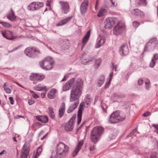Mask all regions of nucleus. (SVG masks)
I'll return each mask as SVG.
<instances>
[{
  "mask_svg": "<svg viewBox=\"0 0 158 158\" xmlns=\"http://www.w3.org/2000/svg\"><path fill=\"white\" fill-rule=\"evenodd\" d=\"M83 81L80 79H78L73 85L70 93V102H73L67 110L69 113L76 109L79 103V98L81 95L83 88Z\"/></svg>",
  "mask_w": 158,
  "mask_h": 158,
  "instance_id": "1",
  "label": "nucleus"
},
{
  "mask_svg": "<svg viewBox=\"0 0 158 158\" xmlns=\"http://www.w3.org/2000/svg\"><path fill=\"white\" fill-rule=\"evenodd\" d=\"M104 129L101 127L97 126L94 127L91 131L90 133V138L91 141L94 144L98 141L99 136L103 132Z\"/></svg>",
  "mask_w": 158,
  "mask_h": 158,
  "instance_id": "2",
  "label": "nucleus"
},
{
  "mask_svg": "<svg viewBox=\"0 0 158 158\" xmlns=\"http://www.w3.org/2000/svg\"><path fill=\"white\" fill-rule=\"evenodd\" d=\"M85 102H81L80 104L78 109L77 114V124L79 125L81 120V117L82 114V111L84 109V106L87 107L88 105L90 104L91 102V99L89 96H87L85 99Z\"/></svg>",
  "mask_w": 158,
  "mask_h": 158,
  "instance_id": "3",
  "label": "nucleus"
},
{
  "mask_svg": "<svg viewBox=\"0 0 158 158\" xmlns=\"http://www.w3.org/2000/svg\"><path fill=\"white\" fill-rule=\"evenodd\" d=\"M69 150L68 146L62 142L59 143L57 145L56 150L57 157L62 158L65 157Z\"/></svg>",
  "mask_w": 158,
  "mask_h": 158,
  "instance_id": "4",
  "label": "nucleus"
},
{
  "mask_svg": "<svg viewBox=\"0 0 158 158\" xmlns=\"http://www.w3.org/2000/svg\"><path fill=\"white\" fill-rule=\"evenodd\" d=\"M125 118V114H120L118 111L113 112L110 115L109 119V121L111 123H115L119 121L124 120Z\"/></svg>",
  "mask_w": 158,
  "mask_h": 158,
  "instance_id": "5",
  "label": "nucleus"
},
{
  "mask_svg": "<svg viewBox=\"0 0 158 158\" xmlns=\"http://www.w3.org/2000/svg\"><path fill=\"white\" fill-rule=\"evenodd\" d=\"M52 59L50 57L45 58L42 61L39 63L40 67L47 70L51 69L52 67V64L54 62Z\"/></svg>",
  "mask_w": 158,
  "mask_h": 158,
  "instance_id": "6",
  "label": "nucleus"
},
{
  "mask_svg": "<svg viewBox=\"0 0 158 158\" xmlns=\"http://www.w3.org/2000/svg\"><path fill=\"white\" fill-rule=\"evenodd\" d=\"M116 21V19L113 17L106 18L104 21V27L106 29H110L114 26Z\"/></svg>",
  "mask_w": 158,
  "mask_h": 158,
  "instance_id": "7",
  "label": "nucleus"
},
{
  "mask_svg": "<svg viewBox=\"0 0 158 158\" xmlns=\"http://www.w3.org/2000/svg\"><path fill=\"white\" fill-rule=\"evenodd\" d=\"M76 115L74 114L70 120L66 123L64 126L65 130L67 131H71L73 128Z\"/></svg>",
  "mask_w": 158,
  "mask_h": 158,
  "instance_id": "8",
  "label": "nucleus"
},
{
  "mask_svg": "<svg viewBox=\"0 0 158 158\" xmlns=\"http://www.w3.org/2000/svg\"><path fill=\"white\" fill-rule=\"evenodd\" d=\"M125 29L124 24L120 22H118L113 29V33L116 35H120Z\"/></svg>",
  "mask_w": 158,
  "mask_h": 158,
  "instance_id": "9",
  "label": "nucleus"
},
{
  "mask_svg": "<svg viewBox=\"0 0 158 158\" xmlns=\"http://www.w3.org/2000/svg\"><path fill=\"white\" fill-rule=\"evenodd\" d=\"M44 78V75L38 73H33L30 77V79L33 81L34 84H37V82L42 81Z\"/></svg>",
  "mask_w": 158,
  "mask_h": 158,
  "instance_id": "10",
  "label": "nucleus"
},
{
  "mask_svg": "<svg viewBox=\"0 0 158 158\" xmlns=\"http://www.w3.org/2000/svg\"><path fill=\"white\" fill-rule=\"evenodd\" d=\"M157 44L158 41L156 39L153 38L151 39L147 43L145 47L144 51H145L149 48H150L151 49L154 48Z\"/></svg>",
  "mask_w": 158,
  "mask_h": 158,
  "instance_id": "11",
  "label": "nucleus"
},
{
  "mask_svg": "<svg viewBox=\"0 0 158 158\" xmlns=\"http://www.w3.org/2000/svg\"><path fill=\"white\" fill-rule=\"evenodd\" d=\"M59 3L61 7L62 12L64 14H67L69 10L68 2H66L60 1Z\"/></svg>",
  "mask_w": 158,
  "mask_h": 158,
  "instance_id": "12",
  "label": "nucleus"
},
{
  "mask_svg": "<svg viewBox=\"0 0 158 158\" xmlns=\"http://www.w3.org/2000/svg\"><path fill=\"white\" fill-rule=\"evenodd\" d=\"M30 148L25 144L22 148L20 158H27L29 155Z\"/></svg>",
  "mask_w": 158,
  "mask_h": 158,
  "instance_id": "13",
  "label": "nucleus"
},
{
  "mask_svg": "<svg viewBox=\"0 0 158 158\" xmlns=\"http://www.w3.org/2000/svg\"><path fill=\"white\" fill-rule=\"evenodd\" d=\"M120 54L122 56L127 55L129 52L128 47L127 43L123 44L119 49Z\"/></svg>",
  "mask_w": 158,
  "mask_h": 158,
  "instance_id": "14",
  "label": "nucleus"
},
{
  "mask_svg": "<svg viewBox=\"0 0 158 158\" xmlns=\"http://www.w3.org/2000/svg\"><path fill=\"white\" fill-rule=\"evenodd\" d=\"M2 34L4 38L10 40H13L18 38L17 36L13 35L12 32L9 31H2Z\"/></svg>",
  "mask_w": 158,
  "mask_h": 158,
  "instance_id": "15",
  "label": "nucleus"
},
{
  "mask_svg": "<svg viewBox=\"0 0 158 158\" xmlns=\"http://www.w3.org/2000/svg\"><path fill=\"white\" fill-rule=\"evenodd\" d=\"M36 52H39V51L30 47L27 48L24 51L25 54L29 57H31L34 54V53Z\"/></svg>",
  "mask_w": 158,
  "mask_h": 158,
  "instance_id": "16",
  "label": "nucleus"
},
{
  "mask_svg": "<svg viewBox=\"0 0 158 158\" xmlns=\"http://www.w3.org/2000/svg\"><path fill=\"white\" fill-rule=\"evenodd\" d=\"M88 5V0H85L82 3L80 9L81 13L82 15L84 14L86 12Z\"/></svg>",
  "mask_w": 158,
  "mask_h": 158,
  "instance_id": "17",
  "label": "nucleus"
},
{
  "mask_svg": "<svg viewBox=\"0 0 158 158\" xmlns=\"http://www.w3.org/2000/svg\"><path fill=\"white\" fill-rule=\"evenodd\" d=\"M75 81L74 78H72L69 81L63 86V90L66 91L69 90L72 86Z\"/></svg>",
  "mask_w": 158,
  "mask_h": 158,
  "instance_id": "18",
  "label": "nucleus"
},
{
  "mask_svg": "<svg viewBox=\"0 0 158 158\" xmlns=\"http://www.w3.org/2000/svg\"><path fill=\"white\" fill-rule=\"evenodd\" d=\"M83 143V141L82 140H80L78 144L76 147V148L73 151L72 153V155L73 156H75L77 155L79 151L81 149V147L82 146Z\"/></svg>",
  "mask_w": 158,
  "mask_h": 158,
  "instance_id": "19",
  "label": "nucleus"
},
{
  "mask_svg": "<svg viewBox=\"0 0 158 158\" xmlns=\"http://www.w3.org/2000/svg\"><path fill=\"white\" fill-rule=\"evenodd\" d=\"M65 109V103L64 102L61 103L59 109L58 115L60 118H62L64 115Z\"/></svg>",
  "mask_w": 158,
  "mask_h": 158,
  "instance_id": "20",
  "label": "nucleus"
},
{
  "mask_svg": "<svg viewBox=\"0 0 158 158\" xmlns=\"http://www.w3.org/2000/svg\"><path fill=\"white\" fill-rule=\"evenodd\" d=\"M132 14L135 16H139L143 18L144 15V13L138 9H135L132 11Z\"/></svg>",
  "mask_w": 158,
  "mask_h": 158,
  "instance_id": "21",
  "label": "nucleus"
},
{
  "mask_svg": "<svg viewBox=\"0 0 158 158\" xmlns=\"http://www.w3.org/2000/svg\"><path fill=\"white\" fill-rule=\"evenodd\" d=\"M57 90L55 89H52L49 91L48 93V97L50 99H53L55 97V94Z\"/></svg>",
  "mask_w": 158,
  "mask_h": 158,
  "instance_id": "22",
  "label": "nucleus"
},
{
  "mask_svg": "<svg viewBox=\"0 0 158 158\" xmlns=\"http://www.w3.org/2000/svg\"><path fill=\"white\" fill-rule=\"evenodd\" d=\"M90 35V31H89L86 33L85 35L83 38L82 40V45L81 46V48L82 49L86 43L87 42L89 39Z\"/></svg>",
  "mask_w": 158,
  "mask_h": 158,
  "instance_id": "23",
  "label": "nucleus"
},
{
  "mask_svg": "<svg viewBox=\"0 0 158 158\" xmlns=\"http://www.w3.org/2000/svg\"><path fill=\"white\" fill-rule=\"evenodd\" d=\"M105 42V40L101 36H99L97 40V43L96 48H99L103 45Z\"/></svg>",
  "mask_w": 158,
  "mask_h": 158,
  "instance_id": "24",
  "label": "nucleus"
},
{
  "mask_svg": "<svg viewBox=\"0 0 158 158\" xmlns=\"http://www.w3.org/2000/svg\"><path fill=\"white\" fill-rule=\"evenodd\" d=\"M72 18V16L68 17L59 22L57 24V26H61L65 24L69 21Z\"/></svg>",
  "mask_w": 158,
  "mask_h": 158,
  "instance_id": "25",
  "label": "nucleus"
},
{
  "mask_svg": "<svg viewBox=\"0 0 158 158\" xmlns=\"http://www.w3.org/2000/svg\"><path fill=\"white\" fill-rule=\"evenodd\" d=\"M10 10L11 12L7 14V17L9 19L13 21L15 19L16 17L12 8L10 9Z\"/></svg>",
  "mask_w": 158,
  "mask_h": 158,
  "instance_id": "26",
  "label": "nucleus"
},
{
  "mask_svg": "<svg viewBox=\"0 0 158 158\" xmlns=\"http://www.w3.org/2000/svg\"><path fill=\"white\" fill-rule=\"evenodd\" d=\"M36 118L38 120L42 123H46L48 121V118L47 116H45L44 117L41 116H37Z\"/></svg>",
  "mask_w": 158,
  "mask_h": 158,
  "instance_id": "27",
  "label": "nucleus"
},
{
  "mask_svg": "<svg viewBox=\"0 0 158 158\" xmlns=\"http://www.w3.org/2000/svg\"><path fill=\"white\" fill-rule=\"evenodd\" d=\"M27 8L29 10L34 11L37 10L35 4V2H33L30 3L28 6Z\"/></svg>",
  "mask_w": 158,
  "mask_h": 158,
  "instance_id": "28",
  "label": "nucleus"
},
{
  "mask_svg": "<svg viewBox=\"0 0 158 158\" xmlns=\"http://www.w3.org/2000/svg\"><path fill=\"white\" fill-rule=\"evenodd\" d=\"M107 13L106 10L104 9H101L99 11V12L97 14V16L98 17H101L104 16Z\"/></svg>",
  "mask_w": 158,
  "mask_h": 158,
  "instance_id": "29",
  "label": "nucleus"
},
{
  "mask_svg": "<svg viewBox=\"0 0 158 158\" xmlns=\"http://www.w3.org/2000/svg\"><path fill=\"white\" fill-rule=\"evenodd\" d=\"M48 113L49 116L52 118L54 119L55 115V113L52 108L49 107L48 108Z\"/></svg>",
  "mask_w": 158,
  "mask_h": 158,
  "instance_id": "30",
  "label": "nucleus"
},
{
  "mask_svg": "<svg viewBox=\"0 0 158 158\" xmlns=\"http://www.w3.org/2000/svg\"><path fill=\"white\" fill-rule=\"evenodd\" d=\"M117 135L116 131L114 130L112 131L109 135V138L110 139H114Z\"/></svg>",
  "mask_w": 158,
  "mask_h": 158,
  "instance_id": "31",
  "label": "nucleus"
},
{
  "mask_svg": "<svg viewBox=\"0 0 158 158\" xmlns=\"http://www.w3.org/2000/svg\"><path fill=\"white\" fill-rule=\"evenodd\" d=\"M89 60H90V62H91L92 61H94V62H95V64L97 65V67H98V66H99L100 65L101 61V59L100 58L98 59L97 60H95L94 58H92L91 59Z\"/></svg>",
  "mask_w": 158,
  "mask_h": 158,
  "instance_id": "32",
  "label": "nucleus"
},
{
  "mask_svg": "<svg viewBox=\"0 0 158 158\" xmlns=\"http://www.w3.org/2000/svg\"><path fill=\"white\" fill-rule=\"evenodd\" d=\"M35 2L36 10H39L44 6V3L43 2Z\"/></svg>",
  "mask_w": 158,
  "mask_h": 158,
  "instance_id": "33",
  "label": "nucleus"
},
{
  "mask_svg": "<svg viewBox=\"0 0 158 158\" xmlns=\"http://www.w3.org/2000/svg\"><path fill=\"white\" fill-rule=\"evenodd\" d=\"M137 2L138 4L140 5L146 6L147 2L146 0H137Z\"/></svg>",
  "mask_w": 158,
  "mask_h": 158,
  "instance_id": "34",
  "label": "nucleus"
},
{
  "mask_svg": "<svg viewBox=\"0 0 158 158\" xmlns=\"http://www.w3.org/2000/svg\"><path fill=\"white\" fill-rule=\"evenodd\" d=\"M0 24L5 27H9L11 26V25L9 23L6 22L0 21Z\"/></svg>",
  "mask_w": 158,
  "mask_h": 158,
  "instance_id": "35",
  "label": "nucleus"
},
{
  "mask_svg": "<svg viewBox=\"0 0 158 158\" xmlns=\"http://www.w3.org/2000/svg\"><path fill=\"white\" fill-rule=\"evenodd\" d=\"M34 89L37 91H42L43 90H46V86H44L43 87H41L36 86L34 87Z\"/></svg>",
  "mask_w": 158,
  "mask_h": 158,
  "instance_id": "36",
  "label": "nucleus"
},
{
  "mask_svg": "<svg viewBox=\"0 0 158 158\" xmlns=\"http://www.w3.org/2000/svg\"><path fill=\"white\" fill-rule=\"evenodd\" d=\"M140 25V23L138 22L135 21L133 22V25L135 28H137Z\"/></svg>",
  "mask_w": 158,
  "mask_h": 158,
  "instance_id": "37",
  "label": "nucleus"
},
{
  "mask_svg": "<svg viewBox=\"0 0 158 158\" xmlns=\"http://www.w3.org/2000/svg\"><path fill=\"white\" fill-rule=\"evenodd\" d=\"M156 63V61L155 60L154 58H152L151 62L150 64V66L152 68H153L155 66Z\"/></svg>",
  "mask_w": 158,
  "mask_h": 158,
  "instance_id": "38",
  "label": "nucleus"
},
{
  "mask_svg": "<svg viewBox=\"0 0 158 158\" xmlns=\"http://www.w3.org/2000/svg\"><path fill=\"white\" fill-rule=\"evenodd\" d=\"M146 88L147 90H148L150 88V81L148 80H147L145 82Z\"/></svg>",
  "mask_w": 158,
  "mask_h": 158,
  "instance_id": "39",
  "label": "nucleus"
},
{
  "mask_svg": "<svg viewBox=\"0 0 158 158\" xmlns=\"http://www.w3.org/2000/svg\"><path fill=\"white\" fill-rule=\"evenodd\" d=\"M42 145H41L39 147L37 150L36 152L37 153H39L40 154L41 153L42 151Z\"/></svg>",
  "mask_w": 158,
  "mask_h": 158,
  "instance_id": "40",
  "label": "nucleus"
},
{
  "mask_svg": "<svg viewBox=\"0 0 158 158\" xmlns=\"http://www.w3.org/2000/svg\"><path fill=\"white\" fill-rule=\"evenodd\" d=\"M150 158H158V154L156 152L152 153L150 156Z\"/></svg>",
  "mask_w": 158,
  "mask_h": 158,
  "instance_id": "41",
  "label": "nucleus"
},
{
  "mask_svg": "<svg viewBox=\"0 0 158 158\" xmlns=\"http://www.w3.org/2000/svg\"><path fill=\"white\" fill-rule=\"evenodd\" d=\"M91 59L88 60V61L86 59L82 60H81V63L82 64H88V63L90 62L89 60H90Z\"/></svg>",
  "mask_w": 158,
  "mask_h": 158,
  "instance_id": "42",
  "label": "nucleus"
},
{
  "mask_svg": "<svg viewBox=\"0 0 158 158\" xmlns=\"http://www.w3.org/2000/svg\"><path fill=\"white\" fill-rule=\"evenodd\" d=\"M30 93L32 94V96L34 98H38L39 96L36 94L34 93V92L31 91L30 90Z\"/></svg>",
  "mask_w": 158,
  "mask_h": 158,
  "instance_id": "43",
  "label": "nucleus"
},
{
  "mask_svg": "<svg viewBox=\"0 0 158 158\" xmlns=\"http://www.w3.org/2000/svg\"><path fill=\"white\" fill-rule=\"evenodd\" d=\"M151 113L149 111H147L145 112L144 113L142 114V116L143 117H146L149 116L151 115Z\"/></svg>",
  "mask_w": 158,
  "mask_h": 158,
  "instance_id": "44",
  "label": "nucleus"
},
{
  "mask_svg": "<svg viewBox=\"0 0 158 158\" xmlns=\"http://www.w3.org/2000/svg\"><path fill=\"white\" fill-rule=\"evenodd\" d=\"M98 80L100 81L104 82L105 80V77L104 76L102 75L100 76V77L98 78Z\"/></svg>",
  "mask_w": 158,
  "mask_h": 158,
  "instance_id": "45",
  "label": "nucleus"
},
{
  "mask_svg": "<svg viewBox=\"0 0 158 158\" xmlns=\"http://www.w3.org/2000/svg\"><path fill=\"white\" fill-rule=\"evenodd\" d=\"M136 130L134 129L133 130L130 134L127 135V136H131L132 135H135V133L136 132Z\"/></svg>",
  "mask_w": 158,
  "mask_h": 158,
  "instance_id": "46",
  "label": "nucleus"
},
{
  "mask_svg": "<svg viewBox=\"0 0 158 158\" xmlns=\"http://www.w3.org/2000/svg\"><path fill=\"white\" fill-rule=\"evenodd\" d=\"M110 1L111 3V7H115L117 6V4L115 3L113 1V0H110Z\"/></svg>",
  "mask_w": 158,
  "mask_h": 158,
  "instance_id": "47",
  "label": "nucleus"
},
{
  "mask_svg": "<svg viewBox=\"0 0 158 158\" xmlns=\"http://www.w3.org/2000/svg\"><path fill=\"white\" fill-rule=\"evenodd\" d=\"M111 80V78L110 79L109 81L106 83L104 86V88L105 89H106L108 88L110 85V81Z\"/></svg>",
  "mask_w": 158,
  "mask_h": 158,
  "instance_id": "48",
  "label": "nucleus"
},
{
  "mask_svg": "<svg viewBox=\"0 0 158 158\" xmlns=\"http://www.w3.org/2000/svg\"><path fill=\"white\" fill-rule=\"evenodd\" d=\"M138 84L139 85H141L143 83V79H140L138 81Z\"/></svg>",
  "mask_w": 158,
  "mask_h": 158,
  "instance_id": "49",
  "label": "nucleus"
},
{
  "mask_svg": "<svg viewBox=\"0 0 158 158\" xmlns=\"http://www.w3.org/2000/svg\"><path fill=\"white\" fill-rule=\"evenodd\" d=\"M103 83L104 82H103L102 81H100L98 80V81L97 83V85L98 86L100 87L103 84Z\"/></svg>",
  "mask_w": 158,
  "mask_h": 158,
  "instance_id": "50",
  "label": "nucleus"
},
{
  "mask_svg": "<svg viewBox=\"0 0 158 158\" xmlns=\"http://www.w3.org/2000/svg\"><path fill=\"white\" fill-rule=\"evenodd\" d=\"M51 3H52V1L51 0H48L46 3L47 6L50 7V4Z\"/></svg>",
  "mask_w": 158,
  "mask_h": 158,
  "instance_id": "51",
  "label": "nucleus"
},
{
  "mask_svg": "<svg viewBox=\"0 0 158 158\" xmlns=\"http://www.w3.org/2000/svg\"><path fill=\"white\" fill-rule=\"evenodd\" d=\"M4 90L6 91V93L8 94L10 93L11 92L10 89L8 88H7L6 89H5Z\"/></svg>",
  "mask_w": 158,
  "mask_h": 158,
  "instance_id": "52",
  "label": "nucleus"
},
{
  "mask_svg": "<svg viewBox=\"0 0 158 158\" xmlns=\"http://www.w3.org/2000/svg\"><path fill=\"white\" fill-rule=\"evenodd\" d=\"M28 103L30 105H32L34 103V100H29L28 101Z\"/></svg>",
  "mask_w": 158,
  "mask_h": 158,
  "instance_id": "53",
  "label": "nucleus"
},
{
  "mask_svg": "<svg viewBox=\"0 0 158 158\" xmlns=\"http://www.w3.org/2000/svg\"><path fill=\"white\" fill-rule=\"evenodd\" d=\"M9 99L10 101V103L11 104H13L14 103V101L13 98L12 97H10L9 98Z\"/></svg>",
  "mask_w": 158,
  "mask_h": 158,
  "instance_id": "54",
  "label": "nucleus"
},
{
  "mask_svg": "<svg viewBox=\"0 0 158 158\" xmlns=\"http://www.w3.org/2000/svg\"><path fill=\"white\" fill-rule=\"evenodd\" d=\"M153 126L156 129L155 131L158 134V125H153Z\"/></svg>",
  "mask_w": 158,
  "mask_h": 158,
  "instance_id": "55",
  "label": "nucleus"
},
{
  "mask_svg": "<svg viewBox=\"0 0 158 158\" xmlns=\"http://www.w3.org/2000/svg\"><path fill=\"white\" fill-rule=\"evenodd\" d=\"M20 118H24V116L21 115H17L14 117V118L15 119H18Z\"/></svg>",
  "mask_w": 158,
  "mask_h": 158,
  "instance_id": "56",
  "label": "nucleus"
},
{
  "mask_svg": "<svg viewBox=\"0 0 158 158\" xmlns=\"http://www.w3.org/2000/svg\"><path fill=\"white\" fill-rule=\"evenodd\" d=\"M153 58H154L155 60L156 61V60L158 59V54H155L154 55V57Z\"/></svg>",
  "mask_w": 158,
  "mask_h": 158,
  "instance_id": "57",
  "label": "nucleus"
},
{
  "mask_svg": "<svg viewBox=\"0 0 158 158\" xmlns=\"http://www.w3.org/2000/svg\"><path fill=\"white\" fill-rule=\"evenodd\" d=\"M40 155V154H39V153H37L36 152L35 154H34V157H33V158H37Z\"/></svg>",
  "mask_w": 158,
  "mask_h": 158,
  "instance_id": "58",
  "label": "nucleus"
},
{
  "mask_svg": "<svg viewBox=\"0 0 158 158\" xmlns=\"http://www.w3.org/2000/svg\"><path fill=\"white\" fill-rule=\"evenodd\" d=\"M95 146L93 145L91 146L90 147V151H93L95 149Z\"/></svg>",
  "mask_w": 158,
  "mask_h": 158,
  "instance_id": "59",
  "label": "nucleus"
},
{
  "mask_svg": "<svg viewBox=\"0 0 158 158\" xmlns=\"http://www.w3.org/2000/svg\"><path fill=\"white\" fill-rule=\"evenodd\" d=\"M46 94V93H42L41 94V96L42 97V98H44Z\"/></svg>",
  "mask_w": 158,
  "mask_h": 158,
  "instance_id": "60",
  "label": "nucleus"
},
{
  "mask_svg": "<svg viewBox=\"0 0 158 158\" xmlns=\"http://www.w3.org/2000/svg\"><path fill=\"white\" fill-rule=\"evenodd\" d=\"M113 68L114 69L115 71H116L117 70V66H114V64H113Z\"/></svg>",
  "mask_w": 158,
  "mask_h": 158,
  "instance_id": "61",
  "label": "nucleus"
},
{
  "mask_svg": "<svg viewBox=\"0 0 158 158\" xmlns=\"http://www.w3.org/2000/svg\"><path fill=\"white\" fill-rule=\"evenodd\" d=\"M18 47H16L15 48H14L13 50H11L10 51H9V52H13V51H15V50H17V49H18Z\"/></svg>",
  "mask_w": 158,
  "mask_h": 158,
  "instance_id": "62",
  "label": "nucleus"
},
{
  "mask_svg": "<svg viewBox=\"0 0 158 158\" xmlns=\"http://www.w3.org/2000/svg\"><path fill=\"white\" fill-rule=\"evenodd\" d=\"M67 77L65 76L61 80V81H65L66 80Z\"/></svg>",
  "mask_w": 158,
  "mask_h": 158,
  "instance_id": "63",
  "label": "nucleus"
},
{
  "mask_svg": "<svg viewBox=\"0 0 158 158\" xmlns=\"http://www.w3.org/2000/svg\"><path fill=\"white\" fill-rule=\"evenodd\" d=\"M47 135V134H45L41 138V140H43L46 136Z\"/></svg>",
  "mask_w": 158,
  "mask_h": 158,
  "instance_id": "64",
  "label": "nucleus"
}]
</instances>
